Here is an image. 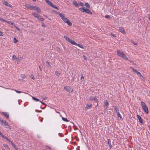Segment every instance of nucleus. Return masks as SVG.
I'll return each mask as SVG.
<instances>
[{
  "label": "nucleus",
  "mask_w": 150,
  "mask_h": 150,
  "mask_svg": "<svg viewBox=\"0 0 150 150\" xmlns=\"http://www.w3.org/2000/svg\"><path fill=\"white\" fill-rule=\"evenodd\" d=\"M3 34L2 32H1V36H3Z\"/></svg>",
  "instance_id": "bf43d9fd"
},
{
  "label": "nucleus",
  "mask_w": 150,
  "mask_h": 150,
  "mask_svg": "<svg viewBox=\"0 0 150 150\" xmlns=\"http://www.w3.org/2000/svg\"><path fill=\"white\" fill-rule=\"evenodd\" d=\"M64 89L67 91L71 92L73 91V89L69 86H66L64 87Z\"/></svg>",
  "instance_id": "423d86ee"
},
{
  "label": "nucleus",
  "mask_w": 150,
  "mask_h": 150,
  "mask_svg": "<svg viewBox=\"0 0 150 150\" xmlns=\"http://www.w3.org/2000/svg\"><path fill=\"white\" fill-rule=\"evenodd\" d=\"M73 4L75 5L77 7H79V4H78V3H77V2H76V1H74L73 2Z\"/></svg>",
  "instance_id": "a211bd4d"
},
{
  "label": "nucleus",
  "mask_w": 150,
  "mask_h": 150,
  "mask_svg": "<svg viewBox=\"0 0 150 150\" xmlns=\"http://www.w3.org/2000/svg\"><path fill=\"white\" fill-rule=\"evenodd\" d=\"M148 127H149V130H150V125H148Z\"/></svg>",
  "instance_id": "e2e57ef3"
},
{
  "label": "nucleus",
  "mask_w": 150,
  "mask_h": 150,
  "mask_svg": "<svg viewBox=\"0 0 150 150\" xmlns=\"http://www.w3.org/2000/svg\"><path fill=\"white\" fill-rule=\"evenodd\" d=\"M14 42L15 43H16V42H18V40L16 39V38H14L13 39Z\"/></svg>",
  "instance_id": "e433bc0d"
},
{
  "label": "nucleus",
  "mask_w": 150,
  "mask_h": 150,
  "mask_svg": "<svg viewBox=\"0 0 150 150\" xmlns=\"http://www.w3.org/2000/svg\"><path fill=\"white\" fill-rule=\"evenodd\" d=\"M96 106H97L98 105V103H97V104H96Z\"/></svg>",
  "instance_id": "774afa93"
},
{
  "label": "nucleus",
  "mask_w": 150,
  "mask_h": 150,
  "mask_svg": "<svg viewBox=\"0 0 150 150\" xmlns=\"http://www.w3.org/2000/svg\"><path fill=\"white\" fill-rule=\"evenodd\" d=\"M1 21H3L6 22V21H6L4 19H3L2 18H1Z\"/></svg>",
  "instance_id": "49530a36"
},
{
  "label": "nucleus",
  "mask_w": 150,
  "mask_h": 150,
  "mask_svg": "<svg viewBox=\"0 0 150 150\" xmlns=\"http://www.w3.org/2000/svg\"><path fill=\"white\" fill-rule=\"evenodd\" d=\"M59 15L64 23H67V25L69 26H71L72 25V23H71L70 21L65 17L64 14L59 13Z\"/></svg>",
  "instance_id": "f257e3e1"
},
{
  "label": "nucleus",
  "mask_w": 150,
  "mask_h": 150,
  "mask_svg": "<svg viewBox=\"0 0 150 150\" xmlns=\"http://www.w3.org/2000/svg\"><path fill=\"white\" fill-rule=\"evenodd\" d=\"M3 3L4 4L8 7L10 8H12V6L11 4L5 1H3Z\"/></svg>",
  "instance_id": "6e6552de"
},
{
  "label": "nucleus",
  "mask_w": 150,
  "mask_h": 150,
  "mask_svg": "<svg viewBox=\"0 0 150 150\" xmlns=\"http://www.w3.org/2000/svg\"><path fill=\"white\" fill-rule=\"evenodd\" d=\"M55 74L56 75H57V76L58 77L60 75V73L58 71H55Z\"/></svg>",
  "instance_id": "b1692460"
},
{
  "label": "nucleus",
  "mask_w": 150,
  "mask_h": 150,
  "mask_svg": "<svg viewBox=\"0 0 150 150\" xmlns=\"http://www.w3.org/2000/svg\"><path fill=\"white\" fill-rule=\"evenodd\" d=\"M85 6L87 8H90V6L89 4L88 3H86L85 4Z\"/></svg>",
  "instance_id": "7c9ffc66"
},
{
  "label": "nucleus",
  "mask_w": 150,
  "mask_h": 150,
  "mask_svg": "<svg viewBox=\"0 0 150 150\" xmlns=\"http://www.w3.org/2000/svg\"><path fill=\"white\" fill-rule=\"evenodd\" d=\"M1 122H2V123L4 125L8 126V127L10 129H11L10 126L9 125H8V123L7 122H6L5 120H1Z\"/></svg>",
  "instance_id": "0eeeda50"
},
{
  "label": "nucleus",
  "mask_w": 150,
  "mask_h": 150,
  "mask_svg": "<svg viewBox=\"0 0 150 150\" xmlns=\"http://www.w3.org/2000/svg\"><path fill=\"white\" fill-rule=\"evenodd\" d=\"M15 91L18 93H21V92H22V91H17L15 90Z\"/></svg>",
  "instance_id": "79ce46f5"
},
{
  "label": "nucleus",
  "mask_w": 150,
  "mask_h": 150,
  "mask_svg": "<svg viewBox=\"0 0 150 150\" xmlns=\"http://www.w3.org/2000/svg\"><path fill=\"white\" fill-rule=\"evenodd\" d=\"M132 69V70L133 71L135 72L137 75H138L139 74V73H140L139 72L137 71V70H135V69H133L132 68H131Z\"/></svg>",
  "instance_id": "412c9836"
},
{
  "label": "nucleus",
  "mask_w": 150,
  "mask_h": 150,
  "mask_svg": "<svg viewBox=\"0 0 150 150\" xmlns=\"http://www.w3.org/2000/svg\"><path fill=\"white\" fill-rule=\"evenodd\" d=\"M21 77L23 78H25V77H26V76H25V75L24 74H22L21 75Z\"/></svg>",
  "instance_id": "58836bf2"
},
{
  "label": "nucleus",
  "mask_w": 150,
  "mask_h": 150,
  "mask_svg": "<svg viewBox=\"0 0 150 150\" xmlns=\"http://www.w3.org/2000/svg\"><path fill=\"white\" fill-rule=\"evenodd\" d=\"M6 23H8L9 24H11V25H13V23L11 21H6Z\"/></svg>",
  "instance_id": "4c0bfd02"
},
{
  "label": "nucleus",
  "mask_w": 150,
  "mask_h": 150,
  "mask_svg": "<svg viewBox=\"0 0 150 150\" xmlns=\"http://www.w3.org/2000/svg\"><path fill=\"white\" fill-rule=\"evenodd\" d=\"M4 146L5 147H6L8 149H9V148L8 146V145L7 144H3Z\"/></svg>",
  "instance_id": "ea45409f"
},
{
  "label": "nucleus",
  "mask_w": 150,
  "mask_h": 150,
  "mask_svg": "<svg viewBox=\"0 0 150 150\" xmlns=\"http://www.w3.org/2000/svg\"><path fill=\"white\" fill-rule=\"evenodd\" d=\"M45 1L50 6L52 4V3L49 0H45Z\"/></svg>",
  "instance_id": "393cba45"
},
{
  "label": "nucleus",
  "mask_w": 150,
  "mask_h": 150,
  "mask_svg": "<svg viewBox=\"0 0 150 150\" xmlns=\"http://www.w3.org/2000/svg\"><path fill=\"white\" fill-rule=\"evenodd\" d=\"M116 113L117 114V116L118 117H120V119L122 120V117L121 116V115L120 114L119 112H116Z\"/></svg>",
  "instance_id": "bb28decb"
},
{
  "label": "nucleus",
  "mask_w": 150,
  "mask_h": 150,
  "mask_svg": "<svg viewBox=\"0 0 150 150\" xmlns=\"http://www.w3.org/2000/svg\"><path fill=\"white\" fill-rule=\"evenodd\" d=\"M132 43L135 45H137V42H134L132 41Z\"/></svg>",
  "instance_id": "09e8293b"
},
{
  "label": "nucleus",
  "mask_w": 150,
  "mask_h": 150,
  "mask_svg": "<svg viewBox=\"0 0 150 150\" xmlns=\"http://www.w3.org/2000/svg\"><path fill=\"white\" fill-rule=\"evenodd\" d=\"M46 66L48 67H49V66H50L49 63L48 61L46 62Z\"/></svg>",
  "instance_id": "f704fd0d"
},
{
  "label": "nucleus",
  "mask_w": 150,
  "mask_h": 150,
  "mask_svg": "<svg viewBox=\"0 0 150 150\" xmlns=\"http://www.w3.org/2000/svg\"><path fill=\"white\" fill-rule=\"evenodd\" d=\"M83 57H84V59L85 60H87V59H86V57L85 56H83Z\"/></svg>",
  "instance_id": "4d7b16f0"
},
{
  "label": "nucleus",
  "mask_w": 150,
  "mask_h": 150,
  "mask_svg": "<svg viewBox=\"0 0 150 150\" xmlns=\"http://www.w3.org/2000/svg\"><path fill=\"white\" fill-rule=\"evenodd\" d=\"M32 98L33 100H35L37 101H40V100L39 99H38L35 97H32Z\"/></svg>",
  "instance_id": "cd10ccee"
},
{
  "label": "nucleus",
  "mask_w": 150,
  "mask_h": 150,
  "mask_svg": "<svg viewBox=\"0 0 150 150\" xmlns=\"http://www.w3.org/2000/svg\"><path fill=\"white\" fill-rule=\"evenodd\" d=\"M141 104L142 108L144 112L146 113H148L149 111L146 104L144 102L142 101L141 102Z\"/></svg>",
  "instance_id": "20e7f679"
},
{
  "label": "nucleus",
  "mask_w": 150,
  "mask_h": 150,
  "mask_svg": "<svg viewBox=\"0 0 150 150\" xmlns=\"http://www.w3.org/2000/svg\"><path fill=\"white\" fill-rule=\"evenodd\" d=\"M110 142H111V141L110 139H108V144H111Z\"/></svg>",
  "instance_id": "de8ad7c7"
},
{
  "label": "nucleus",
  "mask_w": 150,
  "mask_h": 150,
  "mask_svg": "<svg viewBox=\"0 0 150 150\" xmlns=\"http://www.w3.org/2000/svg\"><path fill=\"white\" fill-rule=\"evenodd\" d=\"M112 35V36H113L114 37H115V35L112 34H111Z\"/></svg>",
  "instance_id": "680f3d73"
},
{
  "label": "nucleus",
  "mask_w": 150,
  "mask_h": 150,
  "mask_svg": "<svg viewBox=\"0 0 150 150\" xmlns=\"http://www.w3.org/2000/svg\"><path fill=\"white\" fill-rule=\"evenodd\" d=\"M74 79H75L74 77H73L71 79V81H74Z\"/></svg>",
  "instance_id": "864d4df0"
},
{
  "label": "nucleus",
  "mask_w": 150,
  "mask_h": 150,
  "mask_svg": "<svg viewBox=\"0 0 150 150\" xmlns=\"http://www.w3.org/2000/svg\"><path fill=\"white\" fill-rule=\"evenodd\" d=\"M85 12L88 14H92V12L88 9H86Z\"/></svg>",
  "instance_id": "dca6fc26"
},
{
  "label": "nucleus",
  "mask_w": 150,
  "mask_h": 150,
  "mask_svg": "<svg viewBox=\"0 0 150 150\" xmlns=\"http://www.w3.org/2000/svg\"><path fill=\"white\" fill-rule=\"evenodd\" d=\"M148 18L149 19H150V14H148Z\"/></svg>",
  "instance_id": "6e6d98bb"
},
{
  "label": "nucleus",
  "mask_w": 150,
  "mask_h": 150,
  "mask_svg": "<svg viewBox=\"0 0 150 150\" xmlns=\"http://www.w3.org/2000/svg\"><path fill=\"white\" fill-rule=\"evenodd\" d=\"M39 68L40 69V71H42V69H41L40 67V66H39Z\"/></svg>",
  "instance_id": "0e129e2a"
},
{
  "label": "nucleus",
  "mask_w": 150,
  "mask_h": 150,
  "mask_svg": "<svg viewBox=\"0 0 150 150\" xmlns=\"http://www.w3.org/2000/svg\"><path fill=\"white\" fill-rule=\"evenodd\" d=\"M79 5L81 6H84V4L81 2H79Z\"/></svg>",
  "instance_id": "473e14b6"
},
{
  "label": "nucleus",
  "mask_w": 150,
  "mask_h": 150,
  "mask_svg": "<svg viewBox=\"0 0 150 150\" xmlns=\"http://www.w3.org/2000/svg\"><path fill=\"white\" fill-rule=\"evenodd\" d=\"M42 104H43V105H45L46 106V105H46V104L45 103H43V102L42 103Z\"/></svg>",
  "instance_id": "052dcab7"
},
{
  "label": "nucleus",
  "mask_w": 150,
  "mask_h": 150,
  "mask_svg": "<svg viewBox=\"0 0 150 150\" xmlns=\"http://www.w3.org/2000/svg\"><path fill=\"white\" fill-rule=\"evenodd\" d=\"M92 105L91 104H87L86 105V109H89L92 107Z\"/></svg>",
  "instance_id": "2eb2a0df"
},
{
  "label": "nucleus",
  "mask_w": 150,
  "mask_h": 150,
  "mask_svg": "<svg viewBox=\"0 0 150 150\" xmlns=\"http://www.w3.org/2000/svg\"><path fill=\"white\" fill-rule=\"evenodd\" d=\"M138 75L139 76L140 79L142 80V81H144L145 80V79L144 77L140 73Z\"/></svg>",
  "instance_id": "4468645a"
},
{
  "label": "nucleus",
  "mask_w": 150,
  "mask_h": 150,
  "mask_svg": "<svg viewBox=\"0 0 150 150\" xmlns=\"http://www.w3.org/2000/svg\"><path fill=\"white\" fill-rule=\"evenodd\" d=\"M108 145L109 146L110 149H111V148H112V145H111V144H109Z\"/></svg>",
  "instance_id": "603ef678"
},
{
  "label": "nucleus",
  "mask_w": 150,
  "mask_h": 150,
  "mask_svg": "<svg viewBox=\"0 0 150 150\" xmlns=\"http://www.w3.org/2000/svg\"><path fill=\"white\" fill-rule=\"evenodd\" d=\"M11 142V144L12 145V146H13V145L14 144L13 142H11H11Z\"/></svg>",
  "instance_id": "13d9d810"
},
{
  "label": "nucleus",
  "mask_w": 150,
  "mask_h": 150,
  "mask_svg": "<svg viewBox=\"0 0 150 150\" xmlns=\"http://www.w3.org/2000/svg\"><path fill=\"white\" fill-rule=\"evenodd\" d=\"M104 107L105 108L107 109L109 105V103L108 101L106 100H105L104 102Z\"/></svg>",
  "instance_id": "1a4fd4ad"
},
{
  "label": "nucleus",
  "mask_w": 150,
  "mask_h": 150,
  "mask_svg": "<svg viewBox=\"0 0 150 150\" xmlns=\"http://www.w3.org/2000/svg\"><path fill=\"white\" fill-rule=\"evenodd\" d=\"M119 30L123 34H125V30L122 27H119Z\"/></svg>",
  "instance_id": "f8f14e48"
},
{
  "label": "nucleus",
  "mask_w": 150,
  "mask_h": 150,
  "mask_svg": "<svg viewBox=\"0 0 150 150\" xmlns=\"http://www.w3.org/2000/svg\"><path fill=\"white\" fill-rule=\"evenodd\" d=\"M35 10H36L37 12L39 13H41V11L40 9L38 7H37Z\"/></svg>",
  "instance_id": "6ab92c4d"
},
{
  "label": "nucleus",
  "mask_w": 150,
  "mask_h": 150,
  "mask_svg": "<svg viewBox=\"0 0 150 150\" xmlns=\"http://www.w3.org/2000/svg\"><path fill=\"white\" fill-rule=\"evenodd\" d=\"M1 137L5 139L8 142H11V140L6 136H4V134L1 133Z\"/></svg>",
  "instance_id": "9d476101"
},
{
  "label": "nucleus",
  "mask_w": 150,
  "mask_h": 150,
  "mask_svg": "<svg viewBox=\"0 0 150 150\" xmlns=\"http://www.w3.org/2000/svg\"><path fill=\"white\" fill-rule=\"evenodd\" d=\"M117 54L119 56L122 57L123 59L126 60H128V58L126 57L123 52H121L120 51L117 50Z\"/></svg>",
  "instance_id": "f03ea898"
},
{
  "label": "nucleus",
  "mask_w": 150,
  "mask_h": 150,
  "mask_svg": "<svg viewBox=\"0 0 150 150\" xmlns=\"http://www.w3.org/2000/svg\"><path fill=\"white\" fill-rule=\"evenodd\" d=\"M17 64H19V60H18L17 62Z\"/></svg>",
  "instance_id": "69168bd1"
},
{
  "label": "nucleus",
  "mask_w": 150,
  "mask_h": 150,
  "mask_svg": "<svg viewBox=\"0 0 150 150\" xmlns=\"http://www.w3.org/2000/svg\"><path fill=\"white\" fill-rule=\"evenodd\" d=\"M79 10L82 12H85L86 9L84 8H79Z\"/></svg>",
  "instance_id": "4be33fe9"
},
{
  "label": "nucleus",
  "mask_w": 150,
  "mask_h": 150,
  "mask_svg": "<svg viewBox=\"0 0 150 150\" xmlns=\"http://www.w3.org/2000/svg\"><path fill=\"white\" fill-rule=\"evenodd\" d=\"M25 6L28 9L31 10V5L28 4H25Z\"/></svg>",
  "instance_id": "f3484780"
},
{
  "label": "nucleus",
  "mask_w": 150,
  "mask_h": 150,
  "mask_svg": "<svg viewBox=\"0 0 150 150\" xmlns=\"http://www.w3.org/2000/svg\"><path fill=\"white\" fill-rule=\"evenodd\" d=\"M137 117L139 120L141 124H143V120H142V119L141 118V117L139 115H137Z\"/></svg>",
  "instance_id": "ddd939ff"
},
{
  "label": "nucleus",
  "mask_w": 150,
  "mask_h": 150,
  "mask_svg": "<svg viewBox=\"0 0 150 150\" xmlns=\"http://www.w3.org/2000/svg\"><path fill=\"white\" fill-rule=\"evenodd\" d=\"M64 38L68 41L72 45H76V43L75 42L69 38L67 37V36H64Z\"/></svg>",
  "instance_id": "39448f33"
},
{
  "label": "nucleus",
  "mask_w": 150,
  "mask_h": 150,
  "mask_svg": "<svg viewBox=\"0 0 150 150\" xmlns=\"http://www.w3.org/2000/svg\"><path fill=\"white\" fill-rule=\"evenodd\" d=\"M7 118H8L9 117V115L6 112H3L2 113Z\"/></svg>",
  "instance_id": "aec40b11"
},
{
  "label": "nucleus",
  "mask_w": 150,
  "mask_h": 150,
  "mask_svg": "<svg viewBox=\"0 0 150 150\" xmlns=\"http://www.w3.org/2000/svg\"><path fill=\"white\" fill-rule=\"evenodd\" d=\"M17 59V58L15 55H14L12 56V59L13 60H16Z\"/></svg>",
  "instance_id": "c756f323"
},
{
  "label": "nucleus",
  "mask_w": 150,
  "mask_h": 150,
  "mask_svg": "<svg viewBox=\"0 0 150 150\" xmlns=\"http://www.w3.org/2000/svg\"><path fill=\"white\" fill-rule=\"evenodd\" d=\"M14 26L17 30H19V28H18L15 25H14Z\"/></svg>",
  "instance_id": "3c124183"
},
{
  "label": "nucleus",
  "mask_w": 150,
  "mask_h": 150,
  "mask_svg": "<svg viewBox=\"0 0 150 150\" xmlns=\"http://www.w3.org/2000/svg\"><path fill=\"white\" fill-rule=\"evenodd\" d=\"M76 45L77 46L81 48H82V49L83 48V46L81 44H78L76 43Z\"/></svg>",
  "instance_id": "a878e982"
},
{
  "label": "nucleus",
  "mask_w": 150,
  "mask_h": 150,
  "mask_svg": "<svg viewBox=\"0 0 150 150\" xmlns=\"http://www.w3.org/2000/svg\"><path fill=\"white\" fill-rule=\"evenodd\" d=\"M53 8H54L56 9H57V7L56 6H55L54 5H53L52 4L51 5V6Z\"/></svg>",
  "instance_id": "a19ab883"
},
{
  "label": "nucleus",
  "mask_w": 150,
  "mask_h": 150,
  "mask_svg": "<svg viewBox=\"0 0 150 150\" xmlns=\"http://www.w3.org/2000/svg\"><path fill=\"white\" fill-rule=\"evenodd\" d=\"M12 146L16 149L17 150L18 149V148L17 147V146L15 144H14Z\"/></svg>",
  "instance_id": "c9c22d12"
},
{
  "label": "nucleus",
  "mask_w": 150,
  "mask_h": 150,
  "mask_svg": "<svg viewBox=\"0 0 150 150\" xmlns=\"http://www.w3.org/2000/svg\"><path fill=\"white\" fill-rule=\"evenodd\" d=\"M114 109L115 110L116 112H119V109H118V107L117 106H115Z\"/></svg>",
  "instance_id": "c85d7f7f"
},
{
  "label": "nucleus",
  "mask_w": 150,
  "mask_h": 150,
  "mask_svg": "<svg viewBox=\"0 0 150 150\" xmlns=\"http://www.w3.org/2000/svg\"><path fill=\"white\" fill-rule=\"evenodd\" d=\"M46 149H51V148L50 147L48 146H46Z\"/></svg>",
  "instance_id": "a18cd8bd"
},
{
  "label": "nucleus",
  "mask_w": 150,
  "mask_h": 150,
  "mask_svg": "<svg viewBox=\"0 0 150 150\" xmlns=\"http://www.w3.org/2000/svg\"><path fill=\"white\" fill-rule=\"evenodd\" d=\"M42 98L44 100H46L47 98L46 97H42Z\"/></svg>",
  "instance_id": "5fc2aeb1"
},
{
  "label": "nucleus",
  "mask_w": 150,
  "mask_h": 150,
  "mask_svg": "<svg viewBox=\"0 0 150 150\" xmlns=\"http://www.w3.org/2000/svg\"><path fill=\"white\" fill-rule=\"evenodd\" d=\"M40 101L41 103H43V102H42V101H40H40Z\"/></svg>",
  "instance_id": "338daca9"
},
{
  "label": "nucleus",
  "mask_w": 150,
  "mask_h": 150,
  "mask_svg": "<svg viewBox=\"0 0 150 150\" xmlns=\"http://www.w3.org/2000/svg\"><path fill=\"white\" fill-rule=\"evenodd\" d=\"M90 100H93L94 101L96 102L97 103L98 102V100L95 97L93 96H91L90 98Z\"/></svg>",
  "instance_id": "9b49d317"
},
{
  "label": "nucleus",
  "mask_w": 150,
  "mask_h": 150,
  "mask_svg": "<svg viewBox=\"0 0 150 150\" xmlns=\"http://www.w3.org/2000/svg\"><path fill=\"white\" fill-rule=\"evenodd\" d=\"M110 16L109 15H106L105 16V18H110Z\"/></svg>",
  "instance_id": "37998d69"
},
{
  "label": "nucleus",
  "mask_w": 150,
  "mask_h": 150,
  "mask_svg": "<svg viewBox=\"0 0 150 150\" xmlns=\"http://www.w3.org/2000/svg\"><path fill=\"white\" fill-rule=\"evenodd\" d=\"M37 6H32L31 5V10H35Z\"/></svg>",
  "instance_id": "5701e85b"
},
{
  "label": "nucleus",
  "mask_w": 150,
  "mask_h": 150,
  "mask_svg": "<svg viewBox=\"0 0 150 150\" xmlns=\"http://www.w3.org/2000/svg\"><path fill=\"white\" fill-rule=\"evenodd\" d=\"M30 77L31 79H33V80L35 79V78L34 77V76L32 74H31L30 75Z\"/></svg>",
  "instance_id": "72a5a7b5"
},
{
  "label": "nucleus",
  "mask_w": 150,
  "mask_h": 150,
  "mask_svg": "<svg viewBox=\"0 0 150 150\" xmlns=\"http://www.w3.org/2000/svg\"><path fill=\"white\" fill-rule=\"evenodd\" d=\"M81 79L82 80H84V77L83 75H82L81 76Z\"/></svg>",
  "instance_id": "8fccbe9b"
},
{
  "label": "nucleus",
  "mask_w": 150,
  "mask_h": 150,
  "mask_svg": "<svg viewBox=\"0 0 150 150\" xmlns=\"http://www.w3.org/2000/svg\"><path fill=\"white\" fill-rule=\"evenodd\" d=\"M32 14L40 21H43L44 20V18L42 17L36 13H32Z\"/></svg>",
  "instance_id": "7ed1b4c3"
},
{
  "label": "nucleus",
  "mask_w": 150,
  "mask_h": 150,
  "mask_svg": "<svg viewBox=\"0 0 150 150\" xmlns=\"http://www.w3.org/2000/svg\"><path fill=\"white\" fill-rule=\"evenodd\" d=\"M62 119L65 122H68L69 121V120H68L67 118L63 117L62 118Z\"/></svg>",
  "instance_id": "2f4dec72"
},
{
  "label": "nucleus",
  "mask_w": 150,
  "mask_h": 150,
  "mask_svg": "<svg viewBox=\"0 0 150 150\" xmlns=\"http://www.w3.org/2000/svg\"><path fill=\"white\" fill-rule=\"evenodd\" d=\"M41 24H42V26L43 27H45V25L43 23H41Z\"/></svg>",
  "instance_id": "c03bdc74"
}]
</instances>
